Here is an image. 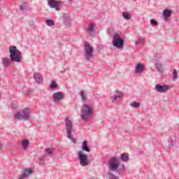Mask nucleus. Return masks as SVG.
<instances>
[{
	"instance_id": "1",
	"label": "nucleus",
	"mask_w": 179,
	"mask_h": 179,
	"mask_svg": "<svg viewBox=\"0 0 179 179\" xmlns=\"http://www.w3.org/2000/svg\"><path fill=\"white\" fill-rule=\"evenodd\" d=\"M10 59L3 57L1 61L4 68H8L10 65V62H22V52L17 50L16 46H10Z\"/></svg>"
},
{
	"instance_id": "2",
	"label": "nucleus",
	"mask_w": 179,
	"mask_h": 179,
	"mask_svg": "<svg viewBox=\"0 0 179 179\" xmlns=\"http://www.w3.org/2000/svg\"><path fill=\"white\" fill-rule=\"evenodd\" d=\"M108 170L115 171L117 174H122L125 171V165L120 163V159L113 157L108 161Z\"/></svg>"
},
{
	"instance_id": "3",
	"label": "nucleus",
	"mask_w": 179,
	"mask_h": 179,
	"mask_svg": "<svg viewBox=\"0 0 179 179\" xmlns=\"http://www.w3.org/2000/svg\"><path fill=\"white\" fill-rule=\"evenodd\" d=\"M14 118L17 121H29L30 120V108H25L14 113Z\"/></svg>"
},
{
	"instance_id": "4",
	"label": "nucleus",
	"mask_w": 179,
	"mask_h": 179,
	"mask_svg": "<svg viewBox=\"0 0 179 179\" xmlns=\"http://www.w3.org/2000/svg\"><path fill=\"white\" fill-rule=\"evenodd\" d=\"M92 115H93V108H92V105L83 104L81 108V120L87 122Z\"/></svg>"
},
{
	"instance_id": "5",
	"label": "nucleus",
	"mask_w": 179,
	"mask_h": 179,
	"mask_svg": "<svg viewBox=\"0 0 179 179\" xmlns=\"http://www.w3.org/2000/svg\"><path fill=\"white\" fill-rule=\"evenodd\" d=\"M64 127L66 128L67 138H69V139H70L73 143H75V142H76V139L72 136V131H73V122L69 117H66L64 121Z\"/></svg>"
},
{
	"instance_id": "6",
	"label": "nucleus",
	"mask_w": 179,
	"mask_h": 179,
	"mask_svg": "<svg viewBox=\"0 0 179 179\" xmlns=\"http://www.w3.org/2000/svg\"><path fill=\"white\" fill-rule=\"evenodd\" d=\"M84 55L86 61H90L94 58V50L89 42L84 43Z\"/></svg>"
},
{
	"instance_id": "7",
	"label": "nucleus",
	"mask_w": 179,
	"mask_h": 179,
	"mask_svg": "<svg viewBox=\"0 0 179 179\" xmlns=\"http://www.w3.org/2000/svg\"><path fill=\"white\" fill-rule=\"evenodd\" d=\"M113 45L115 48L122 50L124 48V39L118 34H115L113 38Z\"/></svg>"
},
{
	"instance_id": "8",
	"label": "nucleus",
	"mask_w": 179,
	"mask_h": 179,
	"mask_svg": "<svg viewBox=\"0 0 179 179\" xmlns=\"http://www.w3.org/2000/svg\"><path fill=\"white\" fill-rule=\"evenodd\" d=\"M78 156L80 166L86 167V166L90 164V160L87 158V155L85 154L83 151H79Z\"/></svg>"
},
{
	"instance_id": "9",
	"label": "nucleus",
	"mask_w": 179,
	"mask_h": 179,
	"mask_svg": "<svg viewBox=\"0 0 179 179\" xmlns=\"http://www.w3.org/2000/svg\"><path fill=\"white\" fill-rule=\"evenodd\" d=\"M65 94L62 92H57L52 94V99L54 103H59L61 100H64Z\"/></svg>"
},
{
	"instance_id": "10",
	"label": "nucleus",
	"mask_w": 179,
	"mask_h": 179,
	"mask_svg": "<svg viewBox=\"0 0 179 179\" xmlns=\"http://www.w3.org/2000/svg\"><path fill=\"white\" fill-rule=\"evenodd\" d=\"M33 174V169L31 168H27L23 170L22 174L20 175L18 179L29 178Z\"/></svg>"
},
{
	"instance_id": "11",
	"label": "nucleus",
	"mask_w": 179,
	"mask_h": 179,
	"mask_svg": "<svg viewBox=\"0 0 179 179\" xmlns=\"http://www.w3.org/2000/svg\"><path fill=\"white\" fill-rule=\"evenodd\" d=\"M61 1H55V0H48V4L50 8L52 9H55V10L59 11L61 8H59V4Z\"/></svg>"
},
{
	"instance_id": "12",
	"label": "nucleus",
	"mask_w": 179,
	"mask_h": 179,
	"mask_svg": "<svg viewBox=\"0 0 179 179\" xmlns=\"http://www.w3.org/2000/svg\"><path fill=\"white\" fill-rule=\"evenodd\" d=\"M170 87H171L170 85H155V89L159 93H166V92H167L168 90H170Z\"/></svg>"
},
{
	"instance_id": "13",
	"label": "nucleus",
	"mask_w": 179,
	"mask_h": 179,
	"mask_svg": "<svg viewBox=\"0 0 179 179\" xmlns=\"http://www.w3.org/2000/svg\"><path fill=\"white\" fill-rule=\"evenodd\" d=\"M172 13L173 11L171 10L165 9L163 10V16L165 22H169Z\"/></svg>"
},
{
	"instance_id": "14",
	"label": "nucleus",
	"mask_w": 179,
	"mask_h": 179,
	"mask_svg": "<svg viewBox=\"0 0 179 179\" xmlns=\"http://www.w3.org/2000/svg\"><path fill=\"white\" fill-rule=\"evenodd\" d=\"M145 71V64L138 63L135 66V73H142Z\"/></svg>"
},
{
	"instance_id": "15",
	"label": "nucleus",
	"mask_w": 179,
	"mask_h": 179,
	"mask_svg": "<svg viewBox=\"0 0 179 179\" xmlns=\"http://www.w3.org/2000/svg\"><path fill=\"white\" fill-rule=\"evenodd\" d=\"M34 79L35 82H36V83H38L39 85L41 83H43L44 80V79L43 78V75H41V73H35L34 74Z\"/></svg>"
},
{
	"instance_id": "16",
	"label": "nucleus",
	"mask_w": 179,
	"mask_h": 179,
	"mask_svg": "<svg viewBox=\"0 0 179 179\" xmlns=\"http://www.w3.org/2000/svg\"><path fill=\"white\" fill-rule=\"evenodd\" d=\"M122 96H123L122 92H121L120 91H115V96L113 97L110 96L112 103H114V101H115L117 99H121Z\"/></svg>"
},
{
	"instance_id": "17",
	"label": "nucleus",
	"mask_w": 179,
	"mask_h": 179,
	"mask_svg": "<svg viewBox=\"0 0 179 179\" xmlns=\"http://www.w3.org/2000/svg\"><path fill=\"white\" fill-rule=\"evenodd\" d=\"M82 150L83 152H87V153H90V148H89V145H87V141H84L83 142Z\"/></svg>"
},
{
	"instance_id": "18",
	"label": "nucleus",
	"mask_w": 179,
	"mask_h": 179,
	"mask_svg": "<svg viewBox=\"0 0 179 179\" xmlns=\"http://www.w3.org/2000/svg\"><path fill=\"white\" fill-rule=\"evenodd\" d=\"M87 31L88 33H90V36L93 35V34L94 33V25L93 24L89 25L87 28Z\"/></svg>"
},
{
	"instance_id": "19",
	"label": "nucleus",
	"mask_w": 179,
	"mask_h": 179,
	"mask_svg": "<svg viewBox=\"0 0 179 179\" xmlns=\"http://www.w3.org/2000/svg\"><path fill=\"white\" fill-rule=\"evenodd\" d=\"M29 140L27 139L22 140V145L24 150H26V149L29 148Z\"/></svg>"
},
{
	"instance_id": "20",
	"label": "nucleus",
	"mask_w": 179,
	"mask_h": 179,
	"mask_svg": "<svg viewBox=\"0 0 179 179\" xmlns=\"http://www.w3.org/2000/svg\"><path fill=\"white\" fill-rule=\"evenodd\" d=\"M120 159L122 160V162H128L129 159V156L127 153H123L121 155Z\"/></svg>"
},
{
	"instance_id": "21",
	"label": "nucleus",
	"mask_w": 179,
	"mask_h": 179,
	"mask_svg": "<svg viewBox=\"0 0 179 179\" xmlns=\"http://www.w3.org/2000/svg\"><path fill=\"white\" fill-rule=\"evenodd\" d=\"M80 96L83 101H85V100H87V96H86V92L85 91L81 90L80 92Z\"/></svg>"
},
{
	"instance_id": "22",
	"label": "nucleus",
	"mask_w": 179,
	"mask_h": 179,
	"mask_svg": "<svg viewBox=\"0 0 179 179\" xmlns=\"http://www.w3.org/2000/svg\"><path fill=\"white\" fill-rule=\"evenodd\" d=\"M45 23L50 27H52V26H55V22L52 20H46Z\"/></svg>"
},
{
	"instance_id": "23",
	"label": "nucleus",
	"mask_w": 179,
	"mask_h": 179,
	"mask_svg": "<svg viewBox=\"0 0 179 179\" xmlns=\"http://www.w3.org/2000/svg\"><path fill=\"white\" fill-rule=\"evenodd\" d=\"M44 152L45 153H46V155H52L54 153V149L51 148H48L45 149Z\"/></svg>"
},
{
	"instance_id": "24",
	"label": "nucleus",
	"mask_w": 179,
	"mask_h": 179,
	"mask_svg": "<svg viewBox=\"0 0 179 179\" xmlns=\"http://www.w3.org/2000/svg\"><path fill=\"white\" fill-rule=\"evenodd\" d=\"M141 44H145V38H138V40L136 42V45H139Z\"/></svg>"
},
{
	"instance_id": "25",
	"label": "nucleus",
	"mask_w": 179,
	"mask_h": 179,
	"mask_svg": "<svg viewBox=\"0 0 179 179\" xmlns=\"http://www.w3.org/2000/svg\"><path fill=\"white\" fill-rule=\"evenodd\" d=\"M131 107L134 108H138L141 106V103L139 102L134 101L130 103Z\"/></svg>"
},
{
	"instance_id": "26",
	"label": "nucleus",
	"mask_w": 179,
	"mask_h": 179,
	"mask_svg": "<svg viewBox=\"0 0 179 179\" xmlns=\"http://www.w3.org/2000/svg\"><path fill=\"white\" fill-rule=\"evenodd\" d=\"M173 80H177V79H178V72H177L176 69L173 70Z\"/></svg>"
},
{
	"instance_id": "27",
	"label": "nucleus",
	"mask_w": 179,
	"mask_h": 179,
	"mask_svg": "<svg viewBox=\"0 0 179 179\" xmlns=\"http://www.w3.org/2000/svg\"><path fill=\"white\" fill-rule=\"evenodd\" d=\"M122 16H123L124 19H126V20H129L131 19V16L127 12H123Z\"/></svg>"
},
{
	"instance_id": "28",
	"label": "nucleus",
	"mask_w": 179,
	"mask_h": 179,
	"mask_svg": "<svg viewBox=\"0 0 179 179\" xmlns=\"http://www.w3.org/2000/svg\"><path fill=\"white\" fill-rule=\"evenodd\" d=\"M156 68L158 72H162V70L163 69V65L162 64H157Z\"/></svg>"
},
{
	"instance_id": "29",
	"label": "nucleus",
	"mask_w": 179,
	"mask_h": 179,
	"mask_svg": "<svg viewBox=\"0 0 179 179\" xmlns=\"http://www.w3.org/2000/svg\"><path fill=\"white\" fill-rule=\"evenodd\" d=\"M57 83H55V81H52V83L50 84V89H55L57 87Z\"/></svg>"
},
{
	"instance_id": "30",
	"label": "nucleus",
	"mask_w": 179,
	"mask_h": 179,
	"mask_svg": "<svg viewBox=\"0 0 179 179\" xmlns=\"http://www.w3.org/2000/svg\"><path fill=\"white\" fill-rule=\"evenodd\" d=\"M150 23H151L152 26H157V21H156L155 20H150Z\"/></svg>"
},
{
	"instance_id": "31",
	"label": "nucleus",
	"mask_w": 179,
	"mask_h": 179,
	"mask_svg": "<svg viewBox=\"0 0 179 179\" xmlns=\"http://www.w3.org/2000/svg\"><path fill=\"white\" fill-rule=\"evenodd\" d=\"M174 146V141H171L169 142V148H173Z\"/></svg>"
},
{
	"instance_id": "32",
	"label": "nucleus",
	"mask_w": 179,
	"mask_h": 179,
	"mask_svg": "<svg viewBox=\"0 0 179 179\" xmlns=\"http://www.w3.org/2000/svg\"><path fill=\"white\" fill-rule=\"evenodd\" d=\"M20 10H24V5L20 6Z\"/></svg>"
},
{
	"instance_id": "33",
	"label": "nucleus",
	"mask_w": 179,
	"mask_h": 179,
	"mask_svg": "<svg viewBox=\"0 0 179 179\" xmlns=\"http://www.w3.org/2000/svg\"><path fill=\"white\" fill-rule=\"evenodd\" d=\"M2 148H3V144L0 143V150H1V149H2Z\"/></svg>"
},
{
	"instance_id": "34",
	"label": "nucleus",
	"mask_w": 179,
	"mask_h": 179,
	"mask_svg": "<svg viewBox=\"0 0 179 179\" xmlns=\"http://www.w3.org/2000/svg\"><path fill=\"white\" fill-rule=\"evenodd\" d=\"M62 73H65V70L61 71Z\"/></svg>"
},
{
	"instance_id": "35",
	"label": "nucleus",
	"mask_w": 179,
	"mask_h": 179,
	"mask_svg": "<svg viewBox=\"0 0 179 179\" xmlns=\"http://www.w3.org/2000/svg\"><path fill=\"white\" fill-rule=\"evenodd\" d=\"M69 1H71V0H69Z\"/></svg>"
}]
</instances>
